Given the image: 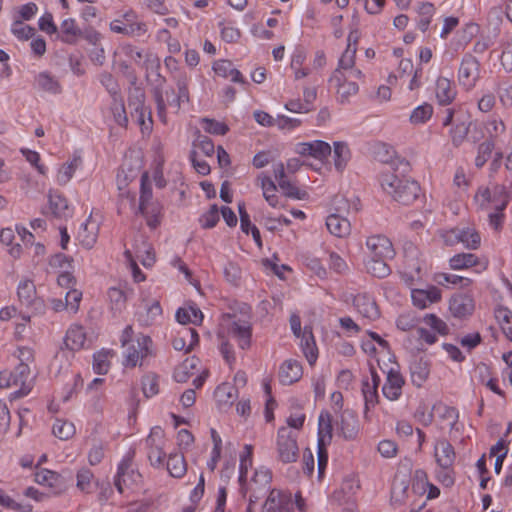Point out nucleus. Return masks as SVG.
Segmentation results:
<instances>
[{
  "mask_svg": "<svg viewBox=\"0 0 512 512\" xmlns=\"http://www.w3.org/2000/svg\"><path fill=\"white\" fill-rule=\"evenodd\" d=\"M380 184L388 195L404 205L413 203L419 197L421 191L415 180L399 177L392 171L381 173Z\"/></svg>",
  "mask_w": 512,
  "mask_h": 512,
  "instance_id": "f257e3e1",
  "label": "nucleus"
},
{
  "mask_svg": "<svg viewBox=\"0 0 512 512\" xmlns=\"http://www.w3.org/2000/svg\"><path fill=\"white\" fill-rule=\"evenodd\" d=\"M298 434L288 427H280L277 432V460L283 464L295 463L299 458Z\"/></svg>",
  "mask_w": 512,
  "mask_h": 512,
  "instance_id": "f03ea898",
  "label": "nucleus"
},
{
  "mask_svg": "<svg viewBox=\"0 0 512 512\" xmlns=\"http://www.w3.org/2000/svg\"><path fill=\"white\" fill-rule=\"evenodd\" d=\"M475 200L486 211H503L509 202V195L503 185H496L491 189L480 188Z\"/></svg>",
  "mask_w": 512,
  "mask_h": 512,
  "instance_id": "7ed1b4c3",
  "label": "nucleus"
},
{
  "mask_svg": "<svg viewBox=\"0 0 512 512\" xmlns=\"http://www.w3.org/2000/svg\"><path fill=\"white\" fill-rule=\"evenodd\" d=\"M137 16L133 11H128L120 19L110 23L111 31L128 36H142L147 32L144 22H137Z\"/></svg>",
  "mask_w": 512,
  "mask_h": 512,
  "instance_id": "20e7f679",
  "label": "nucleus"
},
{
  "mask_svg": "<svg viewBox=\"0 0 512 512\" xmlns=\"http://www.w3.org/2000/svg\"><path fill=\"white\" fill-rule=\"evenodd\" d=\"M272 473L268 468L261 467L256 469L251 479L249 487L250 502H257L271 491Z\"/></svg>",
  "mask_w": 512,
  "mask_h": 512,
  "instance_id": "39448f33",
  "label": "nucleus"
},
{
  "mask_svg": "<svg viewBox=\"0 0 512 512\" xmlns=\"http://www.w3.org/2000/svg\"><path fill=\"white\" fill-rule=\"evenodd\" d=\"M358 78H350L346 75L341 74L340 69H335L332 73L329 81L330 83H334L337 87V97L340 103H349L350 97L354 96L359 91V86L357 84Z\"/></svg>",
  "mask_w": 512,
  "mask_h": 512,
  "instance_id": "423d86ee",
  "label": "nucleus"
},
{
  "mask_svg": "<svg viewBox=\"0 0 512 512\" xmlns=\"http://www.w3.org/2000/svg\"><path fill=\"white\" fill-rule=\"evenodd\" d=\"M85 341L86 333L84 331V328L80 325L71 326L66 332V336L64 339V344L67 350L61 348L56 353L53 365L61 361L62 358L67 359L68 354H70L72 351H76L83 348Z\"/></svg>",
  "mask_w": 512,
  "mask_h": 512,
  "instance_id": "0eeeda50",
  "label": "nucleus"
},
{
  "mask_svg": "<svg viewBox=\"0 0 512 512\" xmlns=\"http://www.w3.org/2000/svg\"><path fill=\"white\" fill-rule=\"evenodd\" d=\"M262 512H294L291 494L272 489L262 505Z\"/></svg>",
  "mask_w": 512,
  "mask_h": 512,
  "instance_id": "6e6552de",
  "label": "nucleus"
},
{
  "mask_svg": "<svg viewBox=\"0 0 512 512\" xmlns=\"http://www.w3.org/2000/svg\"><path fill=\"white\" fill-rule=\"evenodd\" d=\"M10 374L12 375L13 386H20L17 391L10 395V400L13 401L28 395L33 387V380L30 378V367L17 365Z\"/></svg>",
  "mask_w": 512,
  "mask_h": 512,
  "instance_id": "1a4fd4ad",
  "label": "nucleus"
},
{
  "mask_svg": "<svg viewBox=\"0 0 512 512\" xmlns=\"http://www.w3.org/2000/svg\"><path fill=\"white\" fill-rule=\"evenodd\" d=\"M479 77V62L471 54H466L460 64L458 79L461 85L470 89L474 87Z\"/></svg>",
  "mask_w": 512,
  "mask_h": 512,
  "instance_id": "9d476101",
  "label": "nucleus"
},
{
  "mask_svg": "<svg viewBox=\"0 0 512 512\" xmlns=\"http://www.w3.org/2000/svg\"><path fill=\"white\" fill-rule=\"evenodd\" d=\"M446 241L450 244L462 243L466 248L475 250L480 246L481 237L474 228L457 227L448 233Z\"/></svg>",
  "mask_w": 512,
  "mask_h": 512,
  "instance_id": "9b49d317",
  "label": "nucleus"
},
{
  "mask_svg": "<svg viewBox=\"0 0 512 512\" xmlns=\"http://www.w3.org/2000/svg\"><path fill=\"white\" fill-rule=\"evenodd\" d=\"M369 257L379 259H392L395 255L391 241L384 235H375L367 238Z\"/></svg>",
  "mask_w": 512,
  "mask_h": 512,
  "instance_id": "f8f14e48",
  "label": "nucleus"
},
{
  "mask_svg": "<svg viewBox=\"0 0 512 512\" xmlns=\"http://www.w3.org/2000/svg\"><path fill=\"white\" fill-rule=\"evenodd\" d=\"M151 338L148 336H142L138 338L136 344H131L127 348L125 366L135 367L136 365H142V360L149 355V345L151 344Z\"/></svg>",
  "mask_w": 512,
  "mask_h": 512,
  "instance_id": "ddd939ff",
  "label": "nucleus"
},
{
  "mask_svg": "<svg viewBox=\"0 0 512 512\" xmlns=\"http://www.w3.org/2000/svg\"><path fill=\"white\" fill-rule=\"evenodd\" d=\"M474 309V300L467 294L454 295L449 301V311L455 318H466L472 315Z\"/></svg>",
  "mask_w": 512,
  "mask_h": 512,
  "instance_id": "4468645a",
  "label": "nucleus"
},
{
  "mask_svg": "<svg viewBox=\"0 0 512 512\" xmlns=\"http://www.w3.org/2000/svg\"><path fill=\"white\" fill-rule=\"evenodd\" d=\"M331 146L322 140L304 142L297 145L296 152L301 156H311L323 161L331 154Z\"/></svg>",
  "mask_w": 512,
  "mask_h": 512,
  "instance_id": "2eb2a0df",
  "label": "nucleus"
},
{
  "mask_svg": "<svg viewBox=\"0 0 512 512\" xmlns=\"http://www.w3.org/2000/svg\"><path fill=\"white\" fill-rule=\"evenodd\" d=\"M35 481L40 485L51 488L55 495L61 494L67 488L64 477L54 471L43 469L35 474Z\"/></svg>",
  "mask_w": 512,
  "mask_h": 512,
  "instance_id": "dca6fc26",
  "label": "nucleus"
},
{
  "mask_svg": "<svg viewBox=\"0 0 512 512\" xmlns=\"http://www.w3.org/2000/svg\"><path fill=\"white\" fill-rule=\"evenodd\" d=\"M434 456L441 469L452 468L456 459L454 447L446 439H440L436 442Z\"/></svg>",
  "mask_w": 512,
  "mask_h": 512,
  "instance_id": "f3484780",
  "label": "nucleus"
},
{
  "mask_svg": "<svg viewBox=\"0 0 512 512\" xmlns=\"http://www.w3.org/2000/svg\"><path fill=\"white\" fill-rule=\"evenodd\" d=\"M356 50L357 48L355 46L351 47V45L348 44L346 50L339 59L338 67L336 69H340L341 74L346 75L347 77L362 79L364 76L362 71L354 67Z\"/></svg>",
  "mask_w": 512,
  "mask_h": 512,
  "instance_id": "a211bd4d",
  "label": "nucleus"
},
{
  "mask_svg": "<svg viewBox=\"0 0 512 512\" xmlns=\"http://www.w3.org/2000/svg\"><path fill=\"white\" fill-rule=\"evenodd\" d=\"M337 427L346 440H353L359 433V421L356 415L351 410H344L341 412L340 420L337 422Z\"/></svg>",
  "mask_w": 512,
  "mask_h": 512,
  "instance_id": "6ab92c4d",
  "label": "nucleus"
},
{
  "mask_svg": "<svg viewBox=\"0 0 512 512\" xmlns=\"http://www.w3.org/2000/svg\"><path fill=\"white\" fill-rule=\"evenodd\" d=\"M405 381L399 371L391 368L387 373V379L382 387L383 395L391 400H397L402 394V388Z\"/></svg>",
  "mask_w": 512,
  "mask_h": 512,
  "instance_id": "aec40b11",
  "label": "nucleus"
},
{
  "mask_svg": "<svg viewBox=\"0 0 512 512\" xmlns=\"http://www.w3.org/2000/svg\"><path fill=\"white\" fill-rule=\"evenodd\" d=\"M199 342V336L194 328H183L172 340V346L177 351L190 352Z\"/></svg>",
  "mask_w": 512,
  "mask_h": 512,
  "instance_id": "412c9836",
  "label": "nucleus"
},
{
  "mask_svg": "<svg viewBox=\"0 0 512 512\" xmlns=\"http://www.w3.org/2000/svg\"><path fill=\"white\" fill-rule=\"evenodd\" d=\"M303 369L300 362L288 359L283 362L279 369V380L283 385H291L302 377Z\"/></svg>",
  "mask_w": 512,
  "mask_h": 512,
  "instance_id": "4be33fe9",
  "label": "nucleus"
},
{
  "mask_svg": "<svg viewBox=\"0 0 512 512\" xmlns=\"http://www.w3.org/2000/svg\"><path fill=\"white\" fill-rule=\"evenodd\" d=\"M411 297H412L413 304L416 307H418L420 309H424L429 304L438 302L441 299V292L435 286H431L426 290L425 289H412Z\"/></svg>",
  "mask_w": 512,
  "mask_h": 512,
  "instance_id": "5701e85b",
  "label": "nucleus"
},
{
  "mask_svg": "<svg viewBox=\"0 0 512 512\" xmlns=\"http://www.w3.org/2000/svg\"><path fill=\"white\" fill-rule=\"evenodd\" d=\"M49 209L55 218H68L72 215V210L68 205L67 199L57 191H50L48 194Z\"/></svg>",
  "mask_w": 512,
  "mask_h": 512,
  "instance_id": "b1692460",
  "label": "nucleus"
},
{
  "mask_svg": "<svg viewBox=\"0 0 512 512\" xmlns=\"http://www.w3.org/2000/svg\"><path fill=\"white\" fill-rule=\"evenodd\" d=\"M98 233L99 225L96 221H93L90 216L87 221L81 225L78 232V240L83 247L91 249L97 241Z\"/></svg>",
  "mask_w": 512,
  "mask_h": 512,
  "instance_id": "393cba45",
  "label": "nucleus"
},
{
  "mask_svg": "<svg viewBox=\"0 0 512 512\" xmlns=\"http://www.w3.org/2000/svg\"><path fill=\"white\" fill-rule=\"evenodd\" d=\"M230 333L237 339L241 349H247L251 344L252 328L247 321H234L230 327Z\"/></svg>",
  "mask_w": 512,
  "mask_h": 512,
  "instance_id": "a878e982",
  "label": "nucleus"
},
{
  "mask_svg": "<svg viewBox=\"0 0 512 512\" xmlns=\"http://www.w3.org/2000/svg\"><path fill=\"white\" fill-rule=\"evenodd\" d=\"M333 417L328 411H322L318 419V444L328 446L332 440Z\"/></svg>",
  "mask_w": 512,
  "mask_h": 512,
  "instance_id": "bb28decb",
  "label": "nucleus"
},
{
  "mask_svg": "<svg viewBox=\"0 0 512 512\" xmlns=\"http://www.w3.org/2000/svg\"><path fill=\"white\" fill-rule=\"evenodd\" d=\"M326 226L332 235L340 238L349 235L351 231V225L348 219L337 213H333L327 217Z\"/></svg>",
  "mask_w": 512,
  "mask_h": 512,
  "instance_id": "cd10ccee",
  "label": "nucleus"
},
{
  "mask_svg": "<svg viewBox=\"0 0 512 512\" xmlns=\"http://www.w3.org/2000/svg\"><path fill=\"white\" fill-rule=\"evenodd\" d=\"M456 97V90L452 82L446 77H439L436 81V98L440 105H449Z\"/></svg>",
  "mask_w": 512,
  "mask_h": 512,
  "instance_id": "c85d7f7f",
  "label": "nucleus"
},
{
  "mask_svg": "<svg viewBox=\"0 0 512 512\" xmlns=\"http://www.w3.org/2000/svg\"><path fill=\"white\" fill-rule=\"evenodd\" d=\"M354 304L359 313L365 318L376 320L380 316L378 306L375 301L365 295H358L354 299Z\"/></svg>",
  "mask_w": 512,
  "mask_h": 512,
  "instance_id": "c756f323",
  "label": "nucleus"
},
{
  "mask_svg": "<svg viewBox=\"0 0 512 512\" xmlns=\"http://www.w3.org/2000/svg\"><path fill=\"white\" fill-rule=\"evenodd\" d=\"M132 294L133 290L127 286L111 287L108 290V297L112 304V309L121 312L125 308L129 296Z\"/></svg>",
  "mask_w": 512,
  "mask_h": 512,
  "instance_id": "7c9ffc66",
  "label": "nucleus"
},
{
  "mask_svg": "<svg viewBox=\"0 0 512 512\" xmlns=\"http://www.w3.org/2000/svg\"><path fill=\"white\" fill-rule=\"evenodd\" d=\"M60 28L61 33L58 37L63 43L74 45L77 43L78 37L82 36V31L72 18L63 20Z\"/></svg>",
  "mask_w": 512,
  "mask_h": 512,
  "instance_id": "2f4dec72",
  "label": "nucleus"
},
{
  "mask_svg": "<svg viewBox=\"0 0 512 512\" xmlns=\"http://www.w3.org/2000/svg\"><path fill=\"white\" fill-rule=\"evenodd\" d=\"M35 86L45 92L59 94L62 87L59 81L49 72H40L35 77Z\"/></svg>",
  "mask_w": 512,
  "mask_h": 512,
  "instance_id": "473e14b6",
  "label": "nucleus"
},
{
  "mask_svg": "<svg viewBox=\"0 0 512 512\" xmlns=\"http://www.w3.org/2000/svg\"><path fill=\"white\" fill-rule=\"evenodd\" d=\"M301 346L309 364L313 365L317 360L318 353L312 330L308 327L303 330Z\"/></svg>",
  "mask_w": 512,
  "mask_h": 512,
  "instance_id": "72a5a7b5",
  "label": "nucleus"
},
{
  "mask_svg": "<svg viewBox=\"0 0 512 512\" xmlns=\"http://www.w3.org/2000/svg\"><path fill=\"white\" fill-rule=\"evenodd\" d=\"M334 146V166L337 171H343L351 158V152L348 144L343 141H336Z\"/></svg>",
  "mask_w": 512,
  "mask_h": 512,
  "instance_id": "f704fd0d",
  "label": "nucleus"
},
{
  "mask_svg": "<svg viewBox=\"0 0 512 512\" xmlns=\"http://www.w3.org/2000/svg\"><path fill=\"white\" fill-rule=\"evenodd\" d=\"M167 470L174 478H181L187 472V464L182 454H170L167 461Z\"/></svg>",
  "mask_w": 512,
  "mask_h": 512,
  "instance_id": "c9c22d12",
  "label": "nucleus"
},
{
  "mask_svg": "<svg viewBox=\"0 0 512 512\" xmlns=\"http://www.w3.org/2000/svg\"><path fill=\"white\" fill-rule=\"evenodd\" d=\"M388 259H379L369 257L366 262V270L377 278H385L391 273V269L386 263Z\"/></svg>",
  "mask_w": 512,
  "mask_h": 512,
  "instance_id": "e433bc0d",
  "label": "nucleus"
},
{
  "mask_svg": "<svg viewBox=\"0 0 512 512\" xmlns=\"http://www.w3.org/2000/svg\"><path fill=\"white\" fill-rule=\"evenodd\" d=\"M495 318L505 336L512 341V312L507 307L499 306L495 309Z\"/></svg>",
  "mask_w": 512,
  "mask_h": 512,
  "instance_id": "4c0bfd02",
  "label": "nucleus"
},
{
  "mask_svg": "<svg viewBox=\"0 0 512 512\" xmlns=\"http://www.w3.org/2000/svg\"><path fill=\"white\" fill-rule=\"evenodd\" d=\"M450 267L454 270L467 269L479 264V259L472 253H460L449 260Z\"/></svg>",
  "mask_w": 512,
  "mask_h": 512,
  "instance_id": "58836bf2",
  "label": "nucleus"
},
{
  "mask_svg": "<svg viewBox=\"0 0 512 512\" xmlns=\"http://www.w3.org/2000/svg\"><path fill=\"white\" fill-rule=\"evenodd\" d=\"M359 488L360 484L354 477H347L343 480L340 489L334 492V498L338 501L348 500Z\"/></svg>",
  "mask_w": 512,
  "mask_h": 512,
  "instance_id": "ea45409f",
  "label": "nucleus"
},
{
  "mask_svg": "<svg viewBox=\"0 0 512 512\" xmlns=\"http://www.w3.org/2000/svg\"><path fill=\"white\" fill-rule=\"evenodd\" d=\"M152 199V188L150 183L148 182V176L144 173L141 177V187H140V198H139V206L137 208L138 213L147 212V205L151 204Z\"/></svg>",
  "mask_w": 512,
  "mask_h": 512,
  "instance_id": "a19ab883",
  "label": "nucleus"
},
{
  "mask_svg": "<svg viewBox=\"0 0 512 512\" xmlns=\"http://www.w3.org/2000/svg\"><path fill=\"white\" fill-rule=\"evenodd\" d=\"M52 432L60 440H68L75 434V426L72 422L56 419Z\"/></svg>",
  "mask_w": 512,
  "mask_h": 512,
  "instance_id": "79ce46f5",
  "label": "nucleus"
},
{
  "mask_svg": "<svg viewBox=\"0 0 512 512\" xmlns=\"http://www.w3.org/2000/svg\"><path fill=\"white\" fill-rule=\"evenodd\" d=\"M35 294L36 288L32 281L24 280L19 283L17 295L19 300L24 305L29 306L30 304H32Z\"/></svg>",
  "mask_w": 512,
  "mask_h": 512,
  "instance_id": "37998d69",
  "label": "nucleus"
},
{
  "mask_svg": "<svg viewBox=\"0 0 512 512\" xmlns=\"http://www.w3.org/2000/svg\"><path fill=\"white\" fill-rule=\"evenodd\" d=\"M410 369L412 381L418 386H420L421 383L424 382L429 376L428 364L426 361H423L422 359L415 361L411 365Z\"/></svg>",
  "mask_w": 512,
  "mask_h": 512,
  "instance_id": "c03bdc74",
  "label": "nucleus"
},
{
  "mask_svg": "<svg viewBox=\"0 0 512 512\" xmlns=\"http://www.w3.org/2000/svg\"><path fill=\"white\" fill-rule=\"evenodd\" d=\"M261 188L263 190V196L270 206L276 207L278 204V197L275 192L277 187L270 177L264 176L261 178Z\"/></svg>",
  "mask_w": 512,
  "mask_h": 512,
  "instance_id": "a18cd8bd",
  "label": "nucleus"
},
{
  "mask_svg": "<svg viewBox=\"0 0 512 512\" xmlns=\"http://www.w3.org/2000/svg\"><path fill=\"white\" fill-rule=\"evenodd\" d=\"M252 454H253V446L250 444H246L244 446V451L240 456V475L239 482L241 485L246 481L248 468L252 465Z\"/></svg>",
  "mask_w": 512,
  "mask_h": 512,
  "instance_id": "49530a36",
  "label": "nucleus"
},
{
  "mask_svg": "<svg viewBox=\"0 0 512 512\" xmlns=\"http://www.w3.org/2000/svg\"><path fill=\"white\" fill-rule=\"evenodd\" d=\"M129 107L133 108L134 112L137 114V121L141 126H144L146 129H150V125L152 123L151 114L149 113L148 121L149 125L146 126V122L144 119L145 115V107H144V94H140L139 97H136L135 100H129Z\"/></svg>",
  "mask_w": 512,
  "mask_h": 512,
  "instance_id": "de8ad7c7",
  "label": "nucleus"
},
{
  "mask_svg": "<svg viewBox=\"0 0 512 512\" xmlns=\"http://www.w3.org/2000/svg\"><path fill=\"white\" fill-rule=\"evenodd\" d=\"M433 114V107L428 103H424L415 108L411 115L410 121L413 124H422L431 118Z\"/></svg>",
  "mask_w": 512,
  "mask_h": 512,
  "instance_id": "09e8293b",
  "label": "nucleus"
},
{
  "mask_svg": "<svg viewBox=\"0 0 512 512\" xmlns=\"http://www.w3.org/2000/svg\"><path fill=\"white\" fill-rule=\"evenodd\" d=\"M113 103L111 106V111L114 117L115 122L122 126L126 127L128 123V118L125 111L124 102L121 96L119 98H112Z\"/></svg>",
  "mask_w": 512,
  "mask_h": 512,
  "instance_id": "8fccbe9b",
  "label": "nucleus"
},
{
  "mask_svg": "<svg viewBox=\"0 0 512 512\" xmlns=\"http://www.w3.org/2000/svg\"><path fill=\"white\" fill-rule=\"evenodd\" d=\"M494 146V142L490 139L485 140L478 146V153L475 159V165L478 168L483 167L491 157Z\"/></svg>",
  "mask_w": 512,
  "mask_h": 512,
  "instance_id": "3c124183",
  "label": "nucleus"
},
{
  "mask_svg": "<svg viewBox=\"0 0 512 512\" xmlns=\"http://www.w3.org/2000/svg\"><path fill=\"white\" fill-rule=\"evenodd\" d=\"M436 281L440 285L452 284L459 285L460 287H468L472 280L467 277H462L458 275H450L446 273H440L436 276Z\"/></svg>",
  "mask_w": 512,
  "mask_h": 512,
  "instance_id": "603ef678",
  "label": "nucleus"
},
{
  "mask_svg": "<svg viewBox=\"0 0 512 512\" xmlns=\"http://www.w3.org/2000/svg\"><path fill=\"white\" fill-rule=\"evenodd\" d=\"M142 390L144 395L149 398L159 392L158 376L154 373H150L142 379Z\"/></svg>",
  "mask_w": 512,
  "mask_h": 512,
  "instance_id": "864d4df0",
  "label": "nucleus"
},
{
  "mask_svg": "<svg viewBox=\"0 0 512 512\" xmlns=\"http://www.w3.org/2000/svg\"><path fill=\"white\" fill-rule=\"evenodd\" d=\"M470 122L461 121L451 129L450 134L452 138V143L454 146H459L466 138L469 132Z\"/></svg>",
  "mask_w": 512,
  "mask_h": 512,
  "instance_id": "5fc2aeb1",
  "label": "nucleus"
},
{
  "mask_svg": "<svg viewBox=\"0 0 512 512\" xmlns=\"http://www.w3.org/2000/svg\"><path fill=\"white\" fill-rule=\"evenodd\" d=\"M278 185L286 197L298 199V200H303L307 197V193L305 191L299 190L288 179L279 181Z\"/></svg>",
  "mask_w": 512,
  "mask_h": 512,
  "instance_id": "6e6d98bb",
  "label": "nucleus"
},
{
  "mask_svg": "<svg viewBox=\"0 0 512 512\" xmlns=\"http://www.w3.org/2000/svg\"><path fill=\"white\" fill-rule=\"evenodd\" d=\"M11 32L19 40H28L35 34V29L29 25L24 24L22 21H14Z\"/></svg>",
  "mask_w": 512,
  "mask_h": 512,
  "instance_id": "4d7b16f0",
  "label": "nucleus"
},
{
  "mask_svg": "<svg viewBox=\"0 0 512 512\" xmlns=\"http://www.w3.org/2000/svg\"><path fill=\"white\" fill-rule=\"evenodd\" d=\"M110 353L108 351H101L94 355V361H93V369L95 373L99 375H104L109 370V357Z\"/></svg>",
  "mask_w": 512,
  "mask_h": 512,
  "instance_id": "13d9d810",
  "label": "nucleus"
},
{
  "mask_svg": "<svg viewBox=\"0 0 512 512\" xmlns=\"http://www.w3.org/2000/svg\"><path fill=\"white\" fill-rule=\"evenodd\" d=\"M160 213V206L158 204L151 203L147 205V212L140 214L146 218L147 225L150 228L155 229L160 224Z\"/></svg>",
  "mask_w": 512,
  "mask_h": 512,
  "instance_id": "bf43d9fd",
  "label": "nucleus"
},
{
  "mask_svg": "<svg viewBox=\"0 0 512 512\" xmlns=\"http://www.w3.org/2000/svg\"><path fill=\"white\" fill-rule=\"evenodd\" d=\"M219 221V210L216 204L211 205L210 209L200 218L202 228L210 229L216 226Z\"/></svg>",
  "mask_w": 512,
  "mask_h": 512,
  "instance_id": "052dcab7",
  "label": "nucleus"
},
{
  "mask_svg": "<svg viewBox=\"0 0 512 512\" xmlns=\"http://www.w3.org/2000/svg\"><path fill=\"white\" fill-rule=\"evenodd\" d=\"M177 87H178V94H177V97H174L173 102H175V108L179 109L181 101L189 100L187 76L183 75V76L178 77Z\"/></svg>",
  "mask_w": 512,
  "mask_h": 512,
  "instance_id": "680f3d73",
  "label": "nucleus"
},
{
  "mask_svg": "<svg viewBox=\"0 0 512 512\" xmlns=\"http://www.w3.org/2000/svg\"><path fill=\"white\" fill-rule=\"evenodd\" d=\"M224 277L225 279L232 285L238 286L241 280V269L240 267L233 262H228L224 266Z\"/></svg>",
  "mask_w": 512,
  "mask_h": 512,
  "instance_id": "e2e57ef3",
  "label": "nucleus"
},
{
  "mask_svg": "<svg viewBox=\"0 0 512 512\" xmlns=\"http://www.w3.org/2000/svg\"><path fill=\"white\" fill-rule=\"evenodd\" d=\"M362 393L365 400L366 410L370 407H374L378 402L377 388L372 387L368 380H364L362 383Z\"/></svg>",
  "mask_w": 512,
  "mask_h": 512,
  "instance_id": "0e129e2a",
  "label": "nucleus"
},
{
  "mask_svg": "<svg viewBox=\"0 0 512 512\" xmlns=\"http://www.w3.org/2000/svg\"><path fill=\"white\" fill-rule=\"evenodd\" d=\"M202 122L204 123L203 128L207 133L214 135H225L229 131L228 126L223 122L209 118H204Z\"/></svg>",
  "mask_w": 512,
  "mask_h": 512,
  "instance_id": "69168bd1",
  "label": "nucleus"
},
{
  "mask_svg": "<svg viewBox=\"0 0 512 512\" xmlns=\"http://www.w3.org/2000/svg\"><path fill=\"white\" fill-rule=\"evenodd\" d=\"M100 82L103 86H105L112 98H119V96H121L119 93V85L117 84L112 74L107 72L102 73L100 76Z\"/></svg>",
  "mask_w": 512,
  "mask_h": 512,
  "instance_id": "338daca9",
  "label": "nucleus"
},
{
  "mask_svg": "<svg viewBox=\"0 0 512 512\" xmlns=\"http://www.w3.org/2000/svg\"><path fill=\"white\" fill-rule=\"evenodd\" d=\"M236 389L227 383H223L216 388L215 394L220 401L233 402L236 397Z\"/></svg>",
  "mask_w": 512,
  "mask_h": 512,
  "instance_id": "774afa93",
  "label": "nucleus"
}]
</instances>
